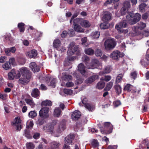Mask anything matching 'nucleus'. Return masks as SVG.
I'll list each match as a JSON object with an SVG mask.
<instances>
[{"instance_id":"nucleus-1","label":"nucleus","mask_w":149,"mask_h":149,"mask_svg":"<svg viewBox=\"0 0 149 149\" xmlns=\"http://www.w3.org/2000/svg\"><path fill=\"white\" fill-rule=\"evenodd\" d=\"M20 72L23 78H21L19 79V83L22 84L27 83L31 77V73L26 67H22L20 70Z\"/></svg>"},{"instance_id":"nucleus-2","label":"nucleus","mask_w":149,"mask_h":149,"mask_svg":"<svg viewBox=\"0 0 149 149\" xmlns=\"http://www.w3.org/2000/svg\"><path fill=\"white\" fill-rule=\"evenodd\" d=\"M141 17V15L139 13L134 15L132 13H130L126 16V17L130 24H134L140 20Z\"/></svg>"},{"instance_id":"nucleus-3","label":"nucleus","mask_w":149,"mask_h":149,"mask_svg":"<svg viewBox=\"0 0 149 149\" xmlns=\"http://www.w3.org/2000/svg\"><path fill=\"white\" fill-rule=\"evenodd\" d=\"M103 130L100 129L101 132L103 134H109L111 133L113 129V126L109 122H105Z\"/></svg>"},{"instance_id":"nucleus-4","label":"nucleus","mask_w":149,"mask_h":149,"mask_svg":"<svg viewBox=\"0 0 149 149\" xmlns=\"http://www.w3.org/2000/svg\"><path fill=\"white\" fill-rule=\"evenodd\" d=\"M116 45V42L114 38L107 40L104 42V46L106 49H110L113 48Z\"/></svg>"},{"instance_id":"nucleus-5","label":"nucleus","mask_w":149,"mask_h":149,"mask_svg":"<svg viewBox=\"0 0 149 149\" xmlns=\"http://www.w3.org/2000/svg\"><path fill=\"white\" fill-rule=\"evenodd\" d=\"M12 125L18 131H20L22 128L21 120L19 118L15 117L12 122Z\"/></svg>"},{"instance_id":"nucleus-6","label":"nucleus","mask_w":149,"mask_h":149,"mask_svg":"<svg viewBox=\"0 0 149 149\" xmlns=\"http://www.w3.org/2000/svg\"><path fill=\"white\" fill-rule=\"evenodd\" d=\"M76 21H77V23H80L82 27H89L90 26L91 24L87 20H85L82 19L77 18L73 20V23H75Z\"/></svg>"},{"instance_id":"nucleus-7","label":"nucleus","mask_w":149,"mask_h":149,"mask_svg":"<svg viewBox=\"0 0 149 149\" xmlns=\"http://www.w3.org/2000/svg\"><path fill=\"white\" fill-rule=\"evenodd\" d=\"M69 49L67 53L68 55H73L78 49V47L75 45L74 42H72L69 45Z\"/></svg>"},{"instance_id":"nucleus-8","label":"nucleus","mask_w":149,"mask_h":149,"mask_svg":"<svg viewBox=\"0 0 149 149\" xmlns=\"http://www.w3.org/2000/svg\"><path fill=\"white\" fill-rule=\"evenodd\" d=\"M49 108L48 107H45L42 108L39 112V116L42 118H47L49 116Z\"/></svg>"},{"instance_id":"nucleus-9","label":"nucleus","mask_w":149,"mask_h":149,"mask_svg":"<svg viewBox=\"0 0 149 149\" xmlns=\"http://www.w3.org/2000/svg\"><path fill=\"white\" fill-rule=\"evenodd\" d=\"M124 90L128 92H131L132 93H136L138 94L140 90H137L135 87L133 86L130 84L126 85L124 88Z\"/></svg>"},{"instance_id":"nucleus-10","label":"nucleus","mask_w":149,"mask_h":149,"mask_svg":"<svg viewBox=\"0 0 149 149\" xmlns=\"http://www.w3.org/2000/svg\"><path fill=\"white\" fill-rule=\"evenodd\" d=\"M20 73L18 72V73H16L15 71L14 70H12L8 74V77L10 79H13L15 78L16 79H18L20 77Z\"/></svg>"},{"instance_id":"nucleus-11","label":"nucleus","mask_w":149,"mask_h":149,"mask_svg":"<svg viewBox=\"0 0 149 149\" xmlns=\"http://www.w3.org/2000/svg\"><path fill=\"white\" fill-rule=\"evenodd\" d=\"M127 20H124L120 22L119 23L117 24L115 26V28L117 31L119 30V31H121L120 30L125 28L127 26Z\"/></svg>"},{"instance_id":"nucleus-12","label":"nucleus","mask_w":149,"mask_h":149,"mask_svg":"<svg viewBox=\"0 0 149 149\" xmlns=\"http://www.w3.org/2000/svg\"><path fill=\"white\" fill-rule=\"evenodd\" d=\"M77 67L78 71H79L82 75L85 77L87 76V72L85 70L86 67L83 63H80L79 64Z\"/></svg>"},{"instance_id":"nucleus-13","label":"nucleus","mask_w":149,"mask_h":149,"mask_svg":"<svg viewBox=\"0 0 149 149\" xmlns=\"http://www.w3.org/2000/svg\"><path fill=\"white\" fill-rule=\"evenodd\" d=\"M124 55V54L122 53L120 54V52L118 51L113 52L111 54V57L113 59L117 60L120 57H122Z\"/></svg>"},{"instance_id":"nucleus-14","label":"nucleus","mask_w":149,"mask_h":149,"mask_svg":"<svg viewBox=\"0 0 149 149\" xmlns=\"http://www.w3.org/2000/svg\"><path fill=\"white\" fill-rule=\"evenodd\" d=\"M99 64V62L97 60L93 59L92 60L91 63H90L89 67H88V69H94L97 68Z\"/></svg>"},{"instance_id":"nucleus-15","label":"nucleus","mask_w":149,"mask_h":149,"mask_svg":"<svg viewBox=\"0 0 149 149\" xmlns=\"http://www.w3.org/2000/svg\"><path fill=\"white\" fill-rule=\"evenodd\" d=\"M74 138V136L73 134H69L67 136L65 139V144L68 145L72 144Z\"/></svg>"},{"instance_id":"nucleus-16","label":"nucleus","mask_w":149,"mask_h":149,"mask_svg":"<svg viewBox=\"0 0 149 149\" xmlns=\"http://www.w3.org/2000/svg\"><path fill=\"white\" fill-rule=\"evenodd\" d=\"M138 26H134L133 28V30L136 33L137 31V29L141 30L143 29L146 26V24L145 23L140 22L138 23Z\"/></svg>"},{"instance_id":"nucleus-17","label":"nucleus","mask_w":149,"mask_h":149,"mask_svg":"<svg viewBox=\"0 0 149 149\" xmlns=\"http://www.w3.org/2000/svg\"><path fill=\"white\" fill-rule=\"evenodd\" d=\"M29 67L33 72H38L40 70V68L34 62H32L30 64Z\"/></svg>"},{"instance_id":"nucleus-18","label":"nucleus","mask_w":149,"mask_h":149,"mask_svg":"<svg viewBox=\"0 0 149 149\" xmlns=\"http://www.w3.org/2000/svg\"><path fill=\"white\" fill-rule=\"evenodd\" d=\"M80 112L78 111L73 112L72 114V118L73 120H77L81 116Z\"/></svg>"},{"instance_id":"nucleus-19","label":"nucleus","mask_w":149,"mask_h":149,"mask_svg":"<svg viewBox=\"0 0 149 149\" xmlns=\"http://www.w3.org/2000/svg\"><path fill=\"white\" fill-rule=\"evenodd\" d=\"M37 55V52L36 50L33 49L27 52V56L30 58H35Z\"/></svg>"},{"instance_id":"nucleus-20","label":"nucleus","mask_w":149,"mask_h":149,"mask_svg":"<svg viewBox=\"0 0 149 149\" xmlns=\"http://www.w3.org/2000/svg\"><path fill=\"white\" fill-rule=\"evenodd\" d=\"M16 50V48L14 47L6 48L5 50L6 54L8 56H10L11 53H14Z\"/></svg>"},{"instance_id":"nucleus-21","label":"nucleus","mask_w":149,"mask_h":149,"mask_svg":"<svg viewBox=\"0 0 149 149\" xmlns=\"http://www.w3.org/2000/svg\"><path fill=\"white\" fill-rule=\"evenodd\" d=\"M61 79L65 81H69L72 79V77L69 74H67L66 73H62Z\"/></svg>"},{"instance_id":"nucleus-22","label":"nucleus","mask_w":149,"mask_h":149,"mask_svg":"<svg viewBox=\"0 0 149 149\" xmlns=\"http://www.w3.org/2000/svg\"><path fill=\"white\" fill-rule=\"evenodd\" d=\"M66 128L65 123V120H63V121L61 122L58 127V132L59 133L63 131Z\"/></svg>"},{"instance_id":"nucleus-23","label":"nucleus","mask_w":149,"mask_h":149,"mask_svg":"<svg viewBox=\"0 0 149 149\" xmlns=\"http://www.w3.org/2000/svg\"><path fill=\"white\" fill-rule=\"evenodd\" d=\"M97 78V75H94L87 79L85 81V82L87 84H91Z\"/></svg>"},{"instance_id":"nucleus-24","label":"nucleus","mask_w":149,"mask_h":149,"mask_svg":"<svg viewBox=\"0 0 149 149\" xmlns=\"http://www.w3.org/2000/svg\"><path fill=\"white\" fill-rule=\"evenodd\" d=\"M77 23V21H75V23H74V30L77 32H82L84 31V29L79 25L76 24Z\"/></svg>"},{"instance_id":"nucleus-25","label":"nucleus","mask_w":149,"mask_h":149,"mask_svg":"<svg viewBox=\"0 0 149 149\" xmlns=\"http://www.w3.org/2000/svg\"><path fill=\"white\" fill-rule=\"evenodd\" d=\"M31 95L33 97L37 98L40 95V91L37 88H34L32 90Z\"/></svg>"},{"instance_id":"nucleus-26","label":"nucleus","mask_w":149,"mask_h":149,"mask_svg":"<svg viewBox=\"0 0 149 149\" xmlns=\"http://www.w3.org/2000/svg\"><path fill=\"white\" fill-rule=\"evenodd\" d=\"M111 19V13L109 12H107L104 14L102 17V20L104 22L109 20Z\"/></svg>"},{"instance_id":"nucleus-27","label":"nucleus","mask_w":149,"mask_h":149,"mask_svg":"<svg viewBox=\"0 0 149 149\" xmlns=\"http://www.w3.org/2000/svg\"><path fill=\"white\" fill-rule=\"evenodd\" d=\"M82 60L83 61L85 62L86 68L88 69V67H89L90 63H88L89 61V57L87 56L84 55L82 58Z\"/></svg>"},{"instance_id":"nucleus-28","label":"nucleus","mask_w":149,"mask_h":149,"mask_svg":"<svg viewBox=\"0 0 149 149\" xmlns=\"http://www.w3.org/2000/svg\"><path fill=\"white\" fill-rule=\"evenodd\" d=\"M100 36V33L97 31L93 32L91 34L90 36L93 39H97L99 38Z\"/></svg>"},{"instance_id":"nucleus-29","label":"nucleus","mask_w":149,"mask_h":149,"mask_svg":"<svg viewBox=\"0 0 149 149\" xmlns=\"http://www.w3.org/2000/svg\"><path fill=\"white\" fill-rule=\"evenodd\" d=\"M84 106L85 108L90 111H92L95 109L94 105L89 103L86 104Z\"/></svg>"},{"instance_id":"nucleus-30","label":"nucleus","mask_w":149,"mask_h":149,"mask_svg":"<svg viewBox=\"0 0 149 149\" xmlns=\"http://www.w3.org/2000/svg\"><path fill=\"white\" fill-rule=\"evenodd\" d=\"M61 113L62 111L58 107L56 108L54 111V115L55 116L58 117L61 114Z\"/></svg>"},{"instance_id":"nucleus-31","label":"nucleus","mask_w":149,"mask_h":149,"mask_svg":"<svg viewBox=\"0 0 149 149\" xmlns=\"http://www.w3.org/2000/svg\"><path fill=\"white\" fill-rule=\"evenodd\" d=\"M25 101L27 104L29 105L31 107H34L35 104L32 99H25Z\"/></svg>"},{"instance_id":"nucleus-32","label":"nucleus","mask_w":149,"mask_h":149,"mask_svg":"<svg viewBox=\"0 0 149 149\" xmlns=\"http://www.w3.org/2000/svg\"><path fill=\"white\" fill-rule=\"evenodd\" d=\"M61 45V42L58 39H56L54 40L53 42L54 47L57 48L59 49Z\"/></svg>"},{"instance_id":"nucleus-33","label":"nucleus","mask_w":149,"mask_h":149,"mask_svg":"<svg viewBox=\"0 0 149 149\" xmlns=\"http://www.w3.org/2000/svg\"><path fill=\"white\" fill-rule=\"evenodd\" d=\"M85 52L88 55H92L94 54V51L91 48H87L85 49Z\"/></svg>"},{"instance_id":"nucleus-34","label":"nucleus","mask_w":149,"mask_h":149,"mask_svg":"<svg viewBox=\"0 0 149 149\" xmlns=\"http://www.w3.org/2000/svg\"><path fill=\"white\" fill-rule=\"evenodd\" d=\"M105 85V83L104 81H100L97 84L96 88L99 89H102L104 88Z\"/></svg>"},{"instance_id":"nucleus-35","label":"nucleus","mask_w":149,"mask_h":149,"mask_svg":"<svg viewBox=\"0 0 149 149\" xmlns=\"http://www.w3.org/2000/svg\"><path fill=\"white\" fill-rule=\"evenodd\" d=\"M130 3L129 1H126L124 2L123 8H125L129 10L130 8Z\"/></svg>"},{"instance_id":"nucleus-36","label":"nucleus","mask_w":149,"mask_h":149,"mask_svg":"<svg viewBox=\"0 0 149 149\" xmlns=\"http://www.w3.org/2000/svg\"><path fill=\"white\" fill-rule=\"evenodd\" d=\"M109 26V24L106 22H104L101 24L100 26L102 29H106Z\"/></svg>"},{"instance_id":"nucleus-37","label":"nucleus","mask_w":149,"mask_h":149,"mask_svg":"<svg viewBox=\"0 0 149 149\" xmlns=\"http://www.w3.org/2000/svg\"><path fill=\"white\" fill-rule=\"evenodd\" d=\"M113 83L112 81L109 82L107 84L104 90L107 91H109L113 86Z\"/></svg>"},{"instance_id":"nucleus-38","label":"nucleus","mask_w":149,"mask_h":149,"mask_svg":"<svg viewBox=\"0 0 149 149\" xmlns=\"http://www.w3.org/2000/svg\"><path fill=\"white\" fill-rule=\"evenodd\" d=\"M116 92V93L119 94L121 93L122 89L121 86L119 85H116L114 86Z\"/></svg>"},{"instance_id":"nucleus-39","label":"nucleus","mask_w":149,"mask_h":149,"mask_svg":"<svg viewBox=\"0 0 149 149\" xmlns=\"http://www.w3.org/2000/svg\"><path fill=\"white\" fill-rule=\"evenodd\" d=\"M24 24L23 23H20L18 24V27L20 32H23L24 30Z\"/></svg>"},{"instance_id":"nucleus-40","label":"nucleus","mask_w":149,"mask_h":149,"mask_svg":"<svg viewBox=\"0 0 149 149\" xmlns=\"http://www.w3.org/2000/svg\"><path fill=\"white\" fill-rule=\"evenodd\" d=\"M91 144L93 148L97 147L99 146V143L97 140L95 139H93L91 142Z\"/></svg>"},{"instance_id":"nucleus-41","label":"nucleus","mask_w":149,"mask_h":149,"mask_svg":"<svg viewBox=\"0 0 149 149\" xmlns=\"http://www.w3.org/2000/svg\"><path fill=\"white\" fill-rule=\"evenodd\" d=\"M42 106H51L52 105V102L50 100H46L42 102L41 103Z\"/></svg>"},{"instance_id":"nucleus-42","label":"nucleus","mask_w":149,"mask_h":149,"mask_svg":"<svg viewBox=\"0 0 149 149\" xmlns=\"http://www.w3.org/2000/svg\"><path fill=\"white\" fill-rule=\"evenodd\" d=\"M74 85V84L72 82L70 81L67 82L65 85L64 84L62 83L61 85L62 86H66L68 87H70L73 86Z\"/></svg>"},{"instance_id":"nucleus-43","label":"nucleus","mask_w":149,"mask_h":149,"mask_svg":"<svg viewBox=\"0 0 149 149\" xmlns=\"http://www.w3.org/2000/svg\"><path fill=\"white\" fill-rule=\"evenodd\" d=\"M50 145L52 148H56L59 146V143L57 142L54 141L51 143Z\"/></svg>"},{"instance_id":"nucleus-44","label":"nucleus","mask_w":149,"mask_h":149,"mask_svg":"<svg viewBox=\"0 0 149 149\" xmlns=\"http://www.w3.org/2000/svg\"><path fill=\"white\" fill-rule=\"evenodd\" d=\"M3 68L5 70H7L11 68V65L8 63L6 62L2 65Z\"/></svg>"},{"instance_id":"nucleus-45","label":"nucleus","mask_w":149,"mask_h":149,"mask_svg":"<svg viewBox=\"0 0 149 149\" xmlns=\"http://www.w3.org/2000/svg\"><path fill=\"white\" fill-rule=\"evenodd\" d=\"M33 123L32 120L28 121L26 122V127L31 128L33 127Z\"/></svg>"},{"instance_id":"nucleus-46","label":"nucleus","mask_w":149,"mask_h":149,"mask_svg":"<svg viewBox=\"0 0 149 149\" xmlns=\"http://www.w3.org/2000/svg\"><path fill=\"white\" fill-rule=\"evenodd\" d=\"M26 146L27 149H33L35 147L34 144L31 142L27 143Z\"/></svg>"},{"instance_id":"nucleus-47","label":"nucleus","mask_w":149,"mask_h":149,"mask_svg":"<svg viewBox=\"0 0 149 149\" xmlns=\"http://www.w3.org/2000/svg\"><path fill=\"white\" fill-rule=\"evenodd\" d=\"M111 79V77L110 76H105L104 77H102L100 78V80H104L106 81H108Z\"/></svg>"},{"instance_id":"nucleus-48","label":"nucleus","mask_w":149,"mask_h":149,"mask_svg":"<svg viewBox=\"0 0 149 149\" xmlns=\"http://www.w3.org/2000/svg\"><path fill=\"white\" fill-rule=\"evenodd\" d=\"M110 71V67L109 66H108L105 67L103 71V74H106L109 73Z\"/></svg>"},{"instance_id":"nucleus-49","label":"nucleus","mask_w":149,"mask_h":149,"mask_svg":"<svg viewBox=\"0 0 149 149\" xmlns=\"http://www.w3.org/2000/svg\"><path fill=\"white\" fill-rule=\"evenodd\" d=\"M37 113L35 111H31L29 113L28 116L30 118H33L36 117Z\"/></svg>"},{"instance_id":"nucleus-50","label":"nucleus","mask_w":149,"mask_h":149,"mask_svg":"<svg viewBox=\"0 0 149 149\" xmlns=\"http://www.w3.org/2000/svg\"><path fill=\"white\" fill-rule=\"evenodd\" d=\"M146 5L144 3H142L139 5V9L140 11H144L145 8L146 7Z\"/></svg>"},{"instance_id":"nucleus-51","label":"nucleus","mask_w":149,"mask_h":149,"mask_svg":"<svg viewBox=\"0 0 149 149\" xmlns=\"http://www.w3.org/2000/svg\"><path fill=\"white\" fill-rule=\"evenodd\" d=\"M123 76L122 74H119L117 77L116 80V82L117 84L119 83L121 81Z\"/></svg>"},{"instance_id":"nucleus-52","label":"nucleus","mask_w":149,"mask_h":149,"mask_svg":"<svg viewBox=\"0 0 149 149\" xmlns=\"http://www.w3.org/2000/svg\"><path fill=\"white\" fill-rule=\"evenodd\" d=\"M63 92L65 94L71 95L73 91L71 89L65 88L63 90Z\"/></svg>"},{"instance_id":"nucleus-53","label":"nucleus","mask_w":149,"mask_h":149,"mask_svg":"<svg viewBox=\"0 0 149 149\" xmlns=\"http://www.w3.org/2000/svg\"><path fill=\"white\" fill-rule=\"evenodd\" d=\"M95 54L97 56L101 57L102 54V53L100 49H97L95 52Z\"/></svg>"},{"instance_id":"nucleus-54","label":"nucleus","mask_w":149,"mask_h":149,"mask_svg":"<svg viewBox=\"0 0 149 149\" xmlns=\"http://www.w3.org/2000/svg\"><path fill=\"white\" fill-rule=\"evenodd\" d=\"M41 35L42 33L41 32L38 31H37L35 34L34 35H33V36L35 39H38L39 37L41 36Z\"/></svg>"},{"instance_id":"nucleus-55","label":"nucleus","mask_w":149,"mask_h":149,"mask_svg":"<svg viewBox=\"0 0 149 149\" xmlns=\"http://www.w3.org/2000/svg\"><path fill=\"white\" fill-rule=\"evenodd\" d=\"M84 80V79L81 77L78 79L75 82V84H80L83 82Z\"/></svg>"},{"instance_id":"nucleus-56","label":"nucleus","mask_w":149,"mask_h":149,"mask_svg":"<svg viewBox=\"0 0 149 149\" xmlns=\"http://www.w3.org/2000/svg\"><path fill=\"white\" fill-rule=\"evenodd\" d=\"M129 10L122 7L121 10V13L122 15H125L128 11Z\"/></svg>"},{"instance_id":"nucleus-57","label":"nucleus","mask_w":149,"mask_h":149,"mask_svg":"<svg viewBox=\"0 0 149 149\" xmlns=\"http://www.w3.org/2000/svg\"><path fill=\"white\" fill-rule=\"evenodd\" d=\"M8 63L10 64V65H14L15 64V60L14 58H10L9 61Z\"/></svg>"},{"instance_id":"nucleus-58","label":"nucleus","mask_w":149,"mask_h":149,"mask_svg":"<svg viewBox=\"0 0 149 149\" xmlns=\"http://www.w3.org/2000/svg\"><path fill=\"white\" fill-rule=\"evenodd\" d=\"M120 31H119V30L117 31L118 33H123L124 34H126L128 33L129 32L128 30V29H123L120 30Z\"/></svg>"},{"instance_id":"nucleus-59","label":"nucleus","mask_w":149,"mask_h":149,"mask_svg":"<svg viewBox=\"0 0 149 149\" xmlns=\"http://www.w3.org/2000/svg\"><path fill=\"white\" fill-rule=\"evenodd\" d=\"M68 33H69L70 34V36H73L75 35V32L73 29H70L69 30V31Z\"/></svg>"},{"instance_id":"nucleus-60","label":"nucleus","mask_w":149,"mask_h":149,"mask_svg":"<svg viewBox=\"0 0 149 149\" xmlns=\"http://www.w3.org/2000/svg\"><path fill=\"white\" fill-rule=\"evenodd\" d=\"M121 102L120 100H116L113 102L114 106L115 107H117L121 104Z\"/></svg>"},{"instance_id":"nucleus-61","label":"nucleus","mask_w":149,"mask_h":149,"mask_svg":"<svg viewBox=\"0 0 149 149\" xmlns=\"http://www.w3.org/2000/svg\"><path fill=\"white\" fill-rule=\"evenodd\" d=\"M56 82V79H53L51 81L50 85L53 87L54 88L55 86V83Z\"/></svg>"},{"instance_id":"nucleus-62","label":"nucleus","mask_w":149,"mask_h":149,"mask_svg":"<svg viewBox=\"0 0 149 149\" xmlns=\"http://www.w3.org/2000/svg\"><path fill=\"white\" fill-rule=\"evenodd\" d=\"M79 13L78 12H75L74 14L72 16V17H71V18L70 20V22L71 23L72 21L73 20V19H74V18L76 17L79 14Z\"/></svg>"},{"instance_id":"nucleus-63","label":"nucleus","mask_w":149,"mask_h":149,"mask_svg":"<svg viewBox=\"0 0 149 149\" xmlns=\"http://www.w3.org/2000/svg\"><path fill=\"white\" fill-rule=\"evenodd\" d=\"M68 33L67 31H63L62 33L61 34V36L62 38H64L67 35Z\"/></svg>"},{"instance_id":"nucleus-64","label":"nucleus","mask_w":149,"mask_h":149,"mask_svg":"<svg viewBox=\"0 0 149 149\" xmlns=\"http://www.w3.org/2000/svg\"><path fill=\"white\" fill-rule=\"evenodd\" d=\"M149 15V13L147 12L143 14L142 15V18L143 19H147Z\"/></svg>"}]
</instances>
